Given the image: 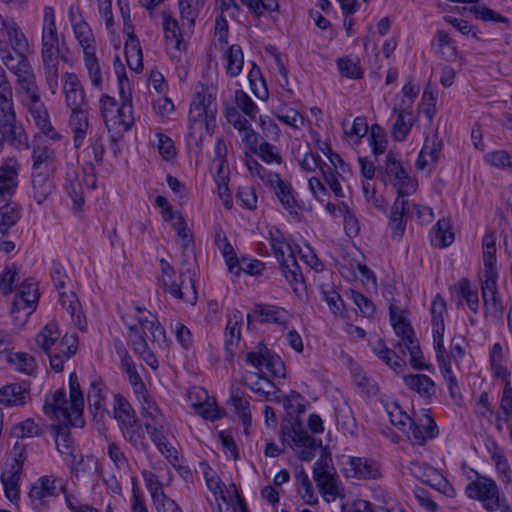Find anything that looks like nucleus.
Here are the masks:
<instances>
[{"label":"nucleus","mask_w":512,"mask_h":512,"mask_svg":"<svg viewBox=\"0 0 512 512\" xmlns=\"http://www.w3.org/2000/svg\"><path fill=\"white\" fill-rule=\"evenodd\" d=\"M22 470V462L18 459H14L10 468L4 471L1 475V482L3 484L5 496L11 502H17L20 498L19 483Z\"/></svg>","instance_id":"c85d7f7f"},{"label":"nucleus","mask_w":512,"mask_h":512,"mask_svg":"<svg viewBox=\"0 0 512 512\" xmlns=\"http://www.w3.org/2000/svg\"><path fill=\"white\" fill-rule=\"evenodd\" d=\"M313 479L326 501H335L343 496V488L335 469L329 465L326 459L315 462L313 467Z\"/></svg>","instance_id":"9b49d317"},{"label":"nucleus","mask_w":512,"mask_h":512,"mask_svg":"<svg viewBox=\"0 0 512 512\" xmlns=\"http://www.w3.org/2000/svg\"><path fill=\"white\" fill-rule=\"evenodd\" d=\"M226 71L234 77L240 74L244 64L243 52L239 45H232L225 53Z\"/></svg>","instance_id":"338daca9"},{"label":"nucleus","mask_w":512,"mask_h":512,"mask_svg":"<svg viewBox=\"0 0 512 512\" xmlns=\"http://www.w3.org/2000/svg\"><path fill=\"white\" fill-rule=\"evenodd\" d=\"M39 299L37 284L28 279L24 281L18 288L17 293L12 302V312L23 309H33Z\"/></svg>","instance_id":"2f4dec72"},{"label":"nucleus","mask_w":512,"mask_h":512,"mask_svg":"<svg viewBox=\"0 0 512 512\" xmlns=\"http://www.w3.org/2000/svg\"><path fill=\"white\" fill-rule=\"evenodd\" d=\"M243 322V314L240 311H234L228 316L225 328V358L232 362L237 345L241 337V325Z\"/></svg>","instance_id":"393cba45"},{"label":"nucleus","mask_w":512,"mask_h":512,"mask_svg":"<svg viewBox=\"0 0 512 512\" xmlns=\"http://www.w3.org/2000/svg\"><path fill=\"white\" fill-rule=\"evenodd\" d=\"M141 405V414L145 420L146 430L160 426L163 424L164 416L160 411L155 400L149 395L147 389L144 393L136 395Z\"/></svg>","instance_id":"7c9ffc66"},{"label":"nucleus","mask_w":512,"mask_h":512,"mask_svg":"<svg viewBox=\"0 0 512 512\" xmlns=\"http://www.w3.org/2000/svg\"><path fill=\"white\" fill-rule=\"evenodd\" d=\"M489 364L493 376L497 379H507L511 373L504 365V352L500 343H495L489 352Z\"/></svg>","instance_id":"5fc2aeb1"},{"label":"nucleus","mask_w":512,"mask_h":512,"mask_svg":"<svg viewBox=\"0 0 512 512\" xmlns=\"http://www.w3.org/2000/svg\"><path fill=\"white\" fill-rule=\"evenodd\" d=\"M128 39L125 43V57L129 68L135 72L143 69V54L139 40L133 33L127 32Z\"/></svg>","instance_id":"a18cd8bd"},{"label":"nucleus","mask_w":512,"mask_h":512,"mask_svg":"<svg viewBox=\"0 0 512 512\" xmlns=\"http://www.w3.org/2000/svg\"><path fill=\"white\" fill-rule=\"evenodd\" d=\"M343 473L347 478L369 480L379 477L380 469L373 460L349 456L343 464Z\"/></svg>","instance_id":"6ab92c4d"},{"label":"nucleus","mask_w":512,"mask_h":512,"mask_svg":"<svg viewBox=\"0 0 512 512\" xmlns=\"http://www.w3.org/2000/svg\"><path fill=\"white\" fill-rule=\"evenodd\" d=\"M73 31L79 45L83 49L84 63L92 84L100 87L102 84L101 67L96 56V40L92 29L83 20L73 24Z\"/></svg>","instance_id":"1a4fd4ad"},{"label":"nucleus","mask_w":512,"mask_h":512,"mask_svg":"<svg viewBox=\"0 0 512 512\" xmlns=\"http://www.w3.org/2000/svg\"><path fill=\"white\" fill-rule=\"evenodd\" d=\"M436 358L439 364L440 372L445 379L448 387L449 394L452 399L458 400L461 398L460 387L457 381L456 376L452 372L451 362H449V357L445 356V348L435 349Z\"/></svg>","instance_id":"f704fd0d"},{"label":"nucleus","mask_w":512,"mask_h":512,"mask_svg":"<svg viewBox=\"0 0 512 512\" xmlns=\"http://www.w3.org/2000/svg\"><path fill=\"white\" fill-rule=\"evenodd\" d=\"M32 171L55 172L57 153L51 142L35 137L32 146Z\"/></svg>","instance_id":"dca6fc26"},{"label":"nucleus","mask_w":512,"mask_h":512,"mask_svg":"<svg viewBox=\"0 0 512 512\" xmlns=\"http://www.w3.org/2000/svg\"><path fill=\"white\" fill-rule=\"evenodd\" d=\"M406 436L415 444H424L428 439L437 436V425L431 417L426 418V425H418L412 420L411 429L405 431Z\"/></svg>","instance_id":"79ce46f5"},{"label":"nucleus","mask_w":512,"mask_h":512,"mask_svg":"<svg viewBox=\"0 0 512 512\" xmlns=\"http://www.w3.org/2000/svg\"><path fill=\"white\" fill-rule=\"evenodd\" d=\"M104 384L100 380L91 382L90 389L87 394L89 408L94 411V417H103L106 410L105 396L103 395Z\"/></svg>","instance_id":"3c124183"},{"label":"nucleus","mask_w":512,"mask_h":512,"mask_svg":"<svg viewBox=\"0 0 512 512\" xmlns=\"http://www.w3.org/2000/svg\"><path fill=\"white\" fill-rule=\"evenodd\" d=\"M5 143L19 151L29 148L28 135L17 117L13 96L0 98V152Z\"/></svg>","instance_id":"39448f33"},{"label":"nucleus","mask_w":512,"mask_h":512,"mask_svg":"<svg viewBox=\"0 0 512 512\" xmlns=\"http://www.w3.org/2000/svg\"><path fill=\"white\" fill-rule=\"evenodd\" d=\"M290 319V313L283 307L272 304H258V321L273 323L284 328Z\"/></svg>","instance_id":"a19ab883"},{"label":"nucleus","mask_w":512,"mask_h":512,"mask_svg":"<svg viewBox=\"0 0 512 512\" xmlns=\"http://www.w3.org/2000/svg\"><path fill=\"white\" fill-rule=\"evenodd\" d=\"M69 390V406L64 389H58L51 399H46L43 407L44 413L59 420L63 419L73 427H83L85 423L83 419L84 396L75 372L69 375Z\"/></svg>","instance_id":"7ed1b4c3"},{"label":"nucleus","mask_w":512,"mask_h":512,"mask_svg":"<svg viewBox=\"0 0 512 512\" xmlns=\"http://www.w3.org/2000/svg\"><path fill=\"white\" fill-rule=\"evenodd\" d=\"M180 278V284L173 280L164 288L165 291L176 299H183L194 304L197 299V292L191 271L188 269L185 272H181Z\"/></svg>","instance_id":"cd10ccee"},{"label":"nucleus","mask_w":512,"mask_h":512,"mask_svg":"<svg viewBox=\"0 0 512 512\" xmlns=\"http://www.w3.org/2000/svg\"><path fill=\"white\" fill-rule=\"evenodd\" d=\"M4 29L13 51L28 52V39L13 19L8 20Z\"/></svg>","instance_id":"bf43d9fd"},{"label":"nucleus","mask_w":512,"mask_h":512,"mask_svg":"<svg viewBox=\"0 0 512 512\" xmlns=\"http://www.w3.org/2000/svg\"><path fill=\"white\" fill-rule=\"evenodd\" d=\"M59 44L42 43L41 59L45 77V83L52 95L59 88Z\"/></svg>","instance_id":"2eb2a0df"},{"label":"nucleus","mask_w":512,"mask_h":512,"mask_svg":"<svg viewBox=\"0 0 512 512\" xmlns=\"http://www.w3.org/2000/svg\"><path fill=\"white\" fill-rule=\"evenodd\" d=\"M41 42L48 44H59V37L55 22V13L54 9L50 6H46L44 8Z\"/></svg>","instance_id":"e2e57ef3"},{"label":"nucleus","mask_w":512,"mask_h":512,"mask_svg":"<svg viewBox=\"0 0 512 512\" xmlns=\"http://www.w3.org/2000/svg\"><path fill=\"white\" fill-rule=\"evenodd\" d=\"M60 338V331L57 323L49 322L36 335L35 342L37 346L45 353H49L53 345Z\"/></svg>","instance_id":"4d7b16f0"},{"label":"nucleus","mask_w":512,"mask_h":512,"mask_svg":"<svg viewBox=\"0 0 512 512\" xmlns=\"http://www.w3.org/2000/svg\"><path fill=\"white\" fill-rule=\"evenodd\" d=\"M389 313L390 321L394 328V331L397 334V336L401 338L399 346H406L409 344V341H416L412 326L406 320V318L400 314L398 308L391 304L389 308Z\"/></svg>","instance_id":"e433bc0d"},{"label":"nucleus","mask_w":512,"mask_h":512,"mask_svg":"<svg viewBox=\"0 0 512 512\" xmlns=\"http://www.w3.org/2000/svg\"><path fill=\"white\" fill-rule=\"evenodd\" d=\"M394 113H397V119L392 127L393 138L397 141H403L412 126V114L404 108H394Z\"/></svg>","instance_id":"052dcab7"},{"label":"nucleus","mask_w":512,"mask_h":512,"mask_svg":"<svg viewBox=\"0 0 512 512\" xmlns=\"http://www.w3.org/2000/svg\"><path fill=\"white\" fill-rule=\"evenodd\" d=\"M60 302L70 314L73 323L81 330L84 331L87 327L86 319L80 311V303L74 293L66 294L64 292L59 294Z\"/></svg>","instance_id":"de8ad7c7"},{"label":"nucleus","mask_w":512,"mask_h":512,"mask_svg":"<svg viewBox=\"0 0 512 512\" xmlns=\"http://www.w3.org/2000/svg\"><path fill=\"white\" fill-rule=\"evenodd\" d=\"M258 401H271L280 404L281 390L268 375L258 373Z\"/></svg>","instance_id":"13d9d810"},{"label":"nucleus","mask_w":512,"mask_h":512,"mask_svg":"<svg viewBox=\"0 0 512 512\" xmlns=\"http://www.w3.org/2000/svg\"><path fill=\"white\" fill-rule=\"evenodd\" d=\"M204 477L208 489L218 502L219 512H248L244 498L239 494L235 484L226 487L217 474L205 466Z\"/></svg>","instance_id":"6e6552de"},{"label":"nucleus","mask_w":512,"mask_h":512,"mask_svg":"<svg viewBox=\"0 0 512 512\" xmlns=\"http://www.w3.org/2000/svg\"><path fill=\"white\" fill-rule=\"evenodd\" d=\"M457 293L465 300L470 311L474 314L479 312V296L477 290L473 289L467 278H461L456 284Z\"/></svg>","instance_id":"0e129e2a"},{"label":"nucleus","mask_w":512,"mask_h":512,"mask_svg":"<svg viewBox=\"0 0 512 512\" xmlns=\"http://www.w3.org/2000/svg\"><path fill=\"white\" fill-rule=\"evenodd\" d=\"M123 438L136 450L146 451L149 444L142 425L137 421L120 428Z\"/></svg>","instance_id":"c03bdc74"},{"label":"nucleus","mask_w":512,"mask_h":512,"mask_svg":"<svg viewBox=\"0 0 512 512\" xmlns=\"http://www.w3.org/2000/svg\"><path fill=\"white\" fill-rule=\"evenodd\" d=\"M137 323L140 332L145 337L146 331L150 333V341L152 344H157L159 347L166 341V333L164 328L160 325L155 315L144 308L136 307Z\"/></svg>","instance_id":"412c9836"},{"label":"nucleus","mask_w":512,"mask_h":512,"mask_svg":"<svg viewBox=\"0 0 512 512\" xmlns=\"http://www.w3.org/2000/svg\"><path fill=\"white\" fill-rule=\"evenodd\" d=\"M60 482L53 475H45L37 479L29 491L30 506L35 512H44L49 508L50 501L58 497V486Z\"/></svg>","instance_id":"f8f14e48"},{"label":"nucleus","mask_w":512,"mask_h":512,"mask_svg":"<svg viewBox=\"0 0 512 512\" xmlns=\"http://www.w3.org/2000/svg\"><path fill=\"white\" fill-rule=\"evenodd\" d=\"M437 53L447 61H454L457 58V48L449 34L443 30H439L436 34Z\"/></svg>","instance_id":"774afa93"},{"label":"nucleus","mask_w":512,"mask_h":512,"mask_svg":"<svg viewBox=\"0 0 512 512\" xmlns=\"http://www.w3.org/2000/svg\"><path fill=\"white\" fill-rule=\"evenodd\" d=\"M229 401L234 406L235 412L242 421L244 433L248 435L252 425V414L250 403L245 396V392L239 388L233 389Z\"/></svg>","instance_id":"58836bf2"},{"label":"nucleus","mask_w":512,"mask_h":512,"mask_svg":"<svg viewBox=\"0 0 512 512\" xmlns=\"http://www.w3.org/2000/svg\"><path fill=\"white\" fill-rule=\"evenodd\" d=\"M280 403L288 416L295 417L289 426H283V441H291L289 442L291 448L297 452L302 461L312 460L321 442H317L310 436L298 419V416L306 411V400L299 393L291 391L287 396L281 394Z\"/></svg>","instance_id":"f03ea898"},{"label":"nucleus","mask_w":512,"mask_h":512,"mask_svg":"<svg viewBox=\"0 0 512 512\" xmlns=\"http://www.w3.org/2000/svg\"><path fill=\"white\" fill-rule=\"evenodd\" d=\"M89 107L70 110L68 125L73 132V143L75 148H80L88 134L90 127Z\"/></svg>","instance_id":"bb28decb"},{"label":"nucleus","mask_w":512,"mask_h":512,"mask_svg":"<svg viewBox=\"0 0 512 512\" xmlns=\"http://www.w3.org/2000/svg\"><path fill=\"white\" fill-rule=\"evenodd\" d=\"M484 272H497L496 269V235L494 232L486 233L482 240Z\"/></svg>","instance_id":"6e6d98bb"},{"label":"nucleus","mask_w":512,"mask_h":512,"mask_svg":"<svg viewBox=\"0 0 512 512\" xmlns=\"http://www.w3.org/2000/svg\"><path fill=\"white\" fill-rule=\"evenodd\" d=\"M236 106H226L224 115L227 121L238 131L244 145L245 164L251 175L256 169V133L252 127L255 120V104L243 90L235 92Z\"/></svg>","instance_id":"f257e3e1"},{"label":"nucleus","mask_w":512,"mask_h":512,"mask_svg":"<svg viewBox=\"0 0 512 512\" xmlns=\"http://www.w3.org/2000/svg\"><path fill=\"white\" fill-rule=\"evenodd\" d=\"M20 164L14 157L6 158L0 165V196H11L18 186Z\"/></svg>","instance_id":"a878e982"},{"label":"nucleus","mask_w":512,"mask_h":512,"mask_svg":"<svg viewBox=\"0 0 512 512\" xmlns=\"http://www.w3.org/2000/svg\"><path fill=\"white\" fill-rule=\"evenodd\" d=\"M193 393L197 395V398L199 400L202 398L204 399V402L193 403V406L197 414H199L204 419L210 421H216L223 417L216 405L215 400L211 399L208 396L207 391H205L204 389H199L195 392H192L191 394Z\"/></svg>","instance_id":"37998d69"},{"label":"nucleus","mask_w":512,"mask_h":512,"mask_svg":"<svg viewBox=\"0 0 512 512\" xmlns=\"http://www.w3.org/2000/svg\"><path fill=\"white\" fill-rule=\"evenodd\" d=\"M114 67L118 77V86L122 102L116 109L115 122H112V124H119L125 131H128L134 124L133 106L130 94H126L124 90L125 84L128 83V79L119 57H116Z\"/></svg>","instance_id":"4468645a"},{"label":"nucleus","mask_w":512,"mask_h":512,"mask_svg":"<svg viewBox=\"0 0 512 512\" xmlns=\"http://www.w3.org/2000/svg\"><path fill=\"white\" fill-rule=\"evenodd\" d=\"M381 180L396 188L398 196H409L416 191L417 182L408 175V172L396 158L393 152L386 156V162L381 172Z\"/></svg>","instance_id":"9d476101"},{"label":"nucleus","mask_w":512,"mask_h":512,"mask_svg":"<svg viewBox=\"0 0 512 512\" xmlns=\"http://www.w3.org/2000/svg\"><path fill=\"white\" fill-rule=\"evenodd\" d=\"M403 382L408 389L416 392L423 398H431L436 394L434 381L425 374L404 375Z\"/></svg>","instance_id":"72a5a7b5"},{"label":"nucleus","mask_w":512,"mask_h":512,"mask_svg":"<svg viewBox=\"0 0 512 512\" xmlns=\"http://www.w3.org/2000/svg\"><path fill=\"white\" fill-rule=\"evenodd\" d=\"M67 424V422H64L62 424L53 426V430H55L56 449L62 456L65 457V459H69L71 462H75V446Z\"/></svg>","instance_id":"4c0bfd02"},{"label":"nucleus","mask_w":512,"mask_h":512,"mask_svg":"<svg viewBox=\"0 0 512 512\" xmlns=\"http://www.w3.org/2000/svg\"><path fill=\"white\" fill-rule=\"evenodd\" d=\"M474 474V479L467 475L469 483L465 487V495L479 501L488 512H495L500 509L504 502V494L501 492L494 479L484 476L474 469H469Z\"/></svg>","instance_id":"423d86ee"},{"label":"nucleus","mask_w":512,"mask_h":512,"mask_svg":"<svg viewBox=\"0 0 512 512\" xmlns=\"http://www.w3.org/2000/svg\"><path fill=\"white\" fill-rule=\"evenodd\" d=\"M128 342L133 351L153 370L159 366L158 359L149 348L146 338L142 335L137 325H128Z\"/></svg>","instance_id":"b1692460"},{"label":"nucleus","mask_w":512,"mask_h":512,"mask_svg":"<svg viewBox=\"0 0 512 512\" xmlns=\"http://www.w3.org/2000/svg\"><path fill=\"white\" fill-rule=\"evenodd\" d=\"M258 178L265 187L275 194L285 209H295L297 202L292 193V187L277 172L270 171L258 164Z\"/></svg>","instance_id":"ddd939ff"},{"label":"nucleus","mask_w":512,"mask_h":512,"mask_svg":"<svg viewBox=\"0 0 512 512\" xmlns=\"http://www.w3.org/2000/svg\"><path fill=\"white\" fill-rule=\"evenodd\" d=\"M54 172H31L32 196L38 204H42L54 191Z\"/></svg>","instance_id":"c756f323"},{"label":"nucleus","mask_w":512,"mask_h":512,"mask_svg":"<svg viewBox=\"0 0 512 512\" xmlns=\"http://www.w3.org/2000/svg\"><path fill=\"white\" fill-rule=\"evenodd\" d=\"M147 433L158 451L175 466L179 462L178 452L164 435L163 425L148 429Z\"/></svg>","instance_id":"ea45409f"},{"label":"nucleus","mask_w":512,"mask_h":512,"mask_svg":"<svg viewBox=\"0 0 512 512\" xmlns=\"http://www.w3.org/2000/svg\"><path fill=\"white\" fill-rule=\"evenodd\" d=\"M498 272H484L481 281V293L487 312L496 314L502 309L497 287Z\"/></svg>","instance_id":"5701e85b"},{"label":"nucleus","mask_w":512,"mask_h":512,"mask_svg":"<svg viewBox=\"0 0 512 512\" xmlns=\"http://www.w3.org/2000/svg\"><path fill=\"white\" fill-rule=\"evenodd\" d=\"M375 355L396 372L402 371L405 362L393 350L387 348L382 339L373 347Z\"/></svg>","instance_id":"680f3d73"},{"label":"nucleus","mask_w":512,"mask_h":512,"mask_svg":"<svg viewBox=\"0 0 512 512\" xmlns=\"http://www.w3.org/2000/svg\"><path fill=\"white\" fill-rule=\"evenodd\" d=\"M431 316H432V336H433V345L434 349L445 348L444 346V332H445V323H444V315L447 311L445 300L437 294L431 304Z\"/></svg>","instance_id":"4be33fe9"},{"label":"nucleus","mask_w":512,"mask_h":512,"mask_svg":"<svg viewBox=\"0 0 512 512\" xmlns=\"http://www.w3.org/2000/svg\"><path fill=\"white\" fill-rule=\"evenodd\" d=\"M431 242L439 248H446L454 241V233L451 231L450 223L447 219H439L431 231Z\"/></svg>","instance_id":"864d4df0"},{"label":"nucleus","mask_w":512,"mask_h":512,"mask_svg":"<svg viewBox=\"0 0 512 512\" xmlns=\"http://www.w3.org/2000/svg\"><path fill=\"white\" fill-rule=\"evenodd\" d=\"M408 469L412 476L433 489L446 495H450V492H453L449 482L435 468L419 461H411Z\"/></svg>","instance_id":"a211bd4d"},{"label":"nucleus","mask_w":512,"mask_h":512,"mask_svg":"<svg viewBox=\"0 0 512 512\" xmlns=\"http://www.w3.org/2000/svg\"><path fill=\"white\" fill-rule=\"evenodd\" d=\"M29 390L26 382L5 385L0 388V404L6 407L22 406L29 397Z\"/></svg>","instance_id":"473e14b6"},{"label":"nucleus","mask_w":512,"mask_h":512,"mask_svg":"<svg viewBox=\"0 0 512 512\" xmlns=\"http://www.w3.org/2000/svg\"><path fill=\"white\" fill-rule=\"evenodd\" d=\"M61 80L65 106L69 110L88 107L86 92L79 77L73 72H65Z\"/></svg>","instance_id":"f3484780"},{"label":"nucleus","mask_w":512,"mask_h":512,"mask_svg":"<svg viewBox=\"0 0 512 512\" xmlns=\"http://www.w3.org/2000/svg\"><path fill=\"white\" fill-rule=\"evenodd\" d=\"M16 76L20 89L25 93V104L41 99L39 87L36 83V77L32 68Z\"/></svg>","instance_id":"603ef678"},{"label":"nucleus","mask_w":512,"mask_h":512,"mask_svg":"<svg viewBox=\"0 0 512 512\" xmlns=\"http://www.w3.org/2000/svg\"><path fill=\"white\" fill-rule=\"evenodd\" d=\"M351 373L355 385L358 388H360L362 392H364L368 396H374L377 394V383L374 381V379L368 377L366 373L363 372L359 365L352 364Z\"/></svg>","instance_id":"69168bd1"},{"label":"nucleus","mask_w":512,"mask_h":512,"mask_svg":"<svg viewBox=\"0 0 512 512\" xmlns=\"http://www.w3.org/2000/svg\"><path fill=\"white\" fill-rule=\"evenodd\" d=\"M268 240L275 257L280 263L284 277L293 291L298 295L301 294L304 290V280L297 263L295 250L286 241L282 232L275 227L269 229Z\"/></svg>","instance_id":"20e7f679"},{"label":"nucleus","mask_w":512,"mask_h":512,"mask_svg":"<svg viewBox=\"0 0 512 512\" xmlns=\"http://www.w3.org/2000/svg\"><path fill=\"white\" fill-rule=\"evenodd\" d=\"M407 205L408 201H406L404 197L398 196L391 209L389 226L393 235L397 238L403 236L406 228L405 215L410 212Z\"/></svg>","instance_id":"c9c22d12"},{"label":"nucleus","mask_w":512,"mask_h":512,"mask_svg":"<svg viewBox=\"0 0 512 512\" xmlns=\"http://www.w3.org/2000/svg\"><path fill=\"white\" fill-rule=\"evenodd\" d=\"M114 417L119 428L137 421V416L128 400L121 394L115 395Z\"/></svg>","instance_id":"8fccbe9b"},{"label":"nucleus","mask_w":512,"mask_h":512,"mask_svg":"<svg viewBox=\"0 0 512 512\" xmlns=\"http://www.w3.org/2000/svg\"><path fill=\"white\" fill-rule=\"evenodd\" d=\"M0 53L4 65L15 75L25 73V71L32 68L26 56L27 52H11L9 50L0 49Z\"/></svg>","instance_id":"49530a36"},{"label":"nucleus","mask_w":512,"mask_h":512,"mask_svg":"<svg viewBox=\"0 0 512 512\" xmlns=\"http://www.w3.org/2000/svg\"><path fill=\"white\" fill-rule=\"evenodd\" d=\"M487 450L489 452L491 460L495 464L497 472L502 477V480L506 483H510L512 472L508 460L503 453V450L498 446V444L495 441H491L489 444H487Z\"/></svg>","instance_id":"09e8293b"},{"label":"nucleus","mask_w":512,"mask_h":512,"mask_svg":"<svg viewBox=\"0 0 512 512\" xmlns=\"http://www.w3.org/2000/svg\"><path fill=\"white\" fill-rule=\"evenodd\" d=\"M217 114L216 98L213 89L201 86L197 91L189 109V128L199 126L206 133L212 134Z\"/></svg>","instance_id":"0eeeda50"},{"label":"nucleus","mask_w":512,"mask_h":512,"mask_svg":"<svg viewBox=\"0 0 512 512\" xmlns=\"http://www.w3.org/2000/svg\"><path fill=\"white\" fill-rule=\"evenodd\" d=\"M258 373L275 378H284L285 365L279 355L258 343Z\"/></svg>","instance_id":"aec40b11"}]
</instances>
